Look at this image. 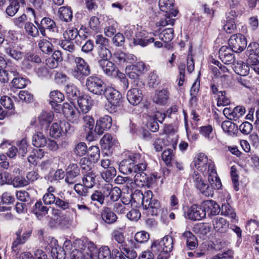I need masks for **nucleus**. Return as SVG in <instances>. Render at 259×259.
I'll return each mask as SVG.
<instances>
[{
  "mask_svg": "<svg viewBox=\"0 0 259 259\" xmlns=\"http://www.w3.org/2000/svg\"><path fill=\"white\" fill-rule=\"evenodd\" d=\"M131 195L135 201L142 200L143 208L149 209L152 215L157 214L160 207V203L157 200L153 199V195L151 191L148 190L143 193L141 191L137 190Z\"/></svg>",
  "mask_w": 259,
  "mask_h": 259,
  "instance_id": "f257e3e1",
  "label": "nucleus"
},
{
  "mask_svg": "<svg viewBox=\"0 0 259 259\" xmlns=\"http://www.w3.org/2000/svg\"><path fill=\"white\" fill-rule=\"evenodd\" d=\"M73 61L75 65L71 70V75L74 78L82 81L85 77L91 74L90 66L83 58L79 57H74Z\"/></svg>",
  "mask_w": 259,
  "mask_h": 259,
  "instance_id": "f03ea898",
  "label": "nucleus"
},
{
  "mask_svg": "<svg viewBox=\"0 0 259 259\" xmlns=\"http://www.w3.org/2000/svg\"><path fill=\"white\" fill-rule=\"evenodd\" d=\"M103 95H104L109 103L107 106L108 111L110 113L115 112L121 100V94L113 88L106 87Z\"/></svg>",
  "mask_w": 259,
  "mask_h": 259,
  "instance_id": "7ed1b4c3",
  "label": "nucleus"
},
{
  "mask_svg": "<svg viewBox=\"0 0 259 259\" xmlns=\"http://www.w3.org/2000/svg\"><path fill=\"white\" fill-rule=\"evenodd\" d=\"M174 247V240L171 236H165L160 240H157L152 244L151 248L154 253L170 252Z\"/></svg>",
  "mask_w": 259,
  "mask_h": 259,
  "instance_id": "20e7f679",
  "label": "nucleus"
},
{
  "mask_svg": "<svg viewBox=\"0 0 259 259\" xmlns=\"http://www.w3.org/2000/svg\"><path fill=\"white\" fill-rule=\"evenodd\" d=\"M85 85L87 90L93 94L102 96L106 88V84L99 77L90 76L86 79Z\"/></svg>",
  "mask_w": 259,
  "mask_h": 259,
  "instance_id": "39448f33",
  "label": "nucleus"
},
{
  "mask_svg": "<svg viewBox=\"0 0 259 259\" xmlns=\"http://www.w3.org/2000/svg\"><path fill=\"white\" fill-rule=\"evenodd\" d=\"M194 185L203 195L207 196H212L213 190L212 187L209 186L201 177V175L197 171H194L192 175Z\"/></svg>",
  "mask_w": 259,
  "mask_h": 259,
  "instance_id": "423d86ee",
  "label": "nucleus"
},
{
  "mask_svg": "<svg viewBox=\"0 0 259 259\" xmlns=\"http://www.w3.org/2000/svg\"><path fill=\"white\" fill-rule=\"evenodd\" d=\"M141 155L138 153L131 154L128 158L124 159L119 164V171L125 175L132 174L133 165L140 162Z\"/></svg>",
  "mask_w": 259,
  "mask_h": 259,
  "instance_id": "0eeeda50",
  "label": "nucleus"
},
{
  "mask_svg": "<svg viewBox=\"0 0 259 259\" xmlns=\"http://www.w3.org/2000/svg\"><path fill=\"white\" fill-rule=\"evenodd\" d=\"M228 44L231 49L236 53L243 51L246 47L247 41L245 36L240 33L231 36Z\"/></svg>",
  "mask_w": 259,
  "mask_h": 259,
  "instance_id": "6e6552de",
  "label": "nucleus"
},
{
  "mask_svg": "<svg viewBox=\"0 0 259 259\" xmlns=\"http://www.w3.org/2000/svg\"><path fill=\"white\" fill-rule=\"evenodd\" d=\"M32 233V230L30 229L23 228L19 229L16 232L17 238L13 241L12 245V251L17 252L19 251L18 246L25 243L28 239Z\"/></svg>",
  "mask_w": 259,
  "mask_h": 259,
  "instance_id": "1a4fd4ad",
  "label": "nucleus"
},
{
  "mask_svg": "<svg viewBox=\"0 0 259 259\" xmlns=\"http://www.w3.org/2000/svg\"><path fill=\"white\" fill-rule=\"evenodd\" d=\"M80 176V169L77 164H70L66 169L65 181L68 185H73L77 182Z\"/></svg>",
  "mask_w": 259,
  "mask_h": 259,
  "instance_id": "9d476101",
  "label": "nucleus"
},
{
  "mask_svg": "<svg viewBox=\"0 0 259 259\" xmlns=\"http://www.w3.org/2000/svg\"><path fill=\"white\" fill-rule=\"evenodd\" d=\"M195 166L197 170L204 174L209 168L210 164H214L211 160H208L207 157L202 153L198 154L194 158Z\"/></svg>",
  "mask_w": 259,
  "mask_h": 259,
  "instance_id": "9b49d317",
  "label": "nucleus"
},
{
  "mask_svg": "<svg viewBox=\"0 0 259 259\" xmlns=\"http://www.w3.org/2000/svg\"><path fill=\"white\" fill-rule=\"evenodd\" d=\"M205 173L208 175V180L213 190L219 189L222 186V184L218 176L214 164H210L209 168L206 170Z\"/></svg>",
  "mask_w": 259,
  "mask_h": 259,
  "instance_id": "f8f14e48",
  "label": "nucleus"
},
{
  "mask_svg": "<svg viewBox=\"0 0 259 259\" xmlns=\"http://www.w3.org/2000/svg\"><path fill=\"white\" fill-rule=\"evenodd\" d=\"M186 217L192 221H199L205 217L203 207L194 204L186 212Z\"/></svg>",
  "mask_w": 259,
  "mask_h": 259,
  "instance_id": "ddd939ff",
  "label": "nucleus"
},
{
  "mask_svg": "<svg viewBox=\"0 0 259 259\" xmlns=\"http://www.w3.org/2000/svg\"><path fill=\"white\" fill-rule=\"evenodd\" d=\"M112 118L108 115H104L96 122L95 132L99 135H102L104 131L110 129L112 125Z\"/></svg>",
  "mask_w": 259,
  "mask_h": 259,
  "instance_id": "4468645a",
  "label": "nucleus"
},
{
  "mask_svg": "<svg viewBox=\"0 0 259 259\" xmlns=\"http://www.w3.org/2000/svg\"><path fill=\"white\" fill-rule=\"evenodd\" d=\"M133 43L135 45H139L144 47L154 41L153 37H150L147 31L141 30L136 33Z\"/></svg>",
  "mask_w": 259,
  "mask_h": 259,
  "instance_id": "2eb2a0df",
  "label": "nucleus"
},
{
  "mask_svg": "<svg viewBox=\"0 0 259 259\" xmlns=\"http://www.w3.org/2000/svg\"><path fill=\"white\" fill-rule=\"evenodd\" d=\"M231 48L227 46L222 47L219 52V57L225 64H230L234 62L235 56Z\"/></svg>",
  "mask_w": 259,
  "mask_h": 259,
  "instance_id": "dca6fc26",
  "label": "nucleus"
},
{
  "mask_svg": "<svg viewBox=\"0 0 259 259\" xmlns=\"http://www.w3.org/2000/svg\"><path fill=\"white\" fill-rule=\"evenodd\" d=\"M202 207L205 215L207 213L208 216L215 215L221 211L220 205L214 201L212 200H206L203 202Z\"/></svg>",
  "mask_w": 259,
  "mask_h": 259,
  "instance_id": "f3484780",
  "label": "nucleus"
},
{
  "mask_svg": "<svg viewBox=\"0 0 259 259\" xmlns=\"http://www.w3.org/2000/svg\"><path fill=\"white\" fill-rule=\"evenodd\" d=\"M78 244H81V250L74 249L70 253V259H92L91 253L89 252V249H85L86 246L82 241H78Z\"/></svg>",
  "mask_w": 259,
  "mask_h": 259,
  "instance_id": "a211bd4d",
  "label": "nucleus"
},
{
  "mask_svg": "<svg viewBox=\"0 0 259 259\" xmlns=\"http://www.w3.org/2000/svg\"><path fill=\"white\" fill-rule=\"evenodd\" d=\"M133 176L135 184L140 187H149L154 182V178L148 177L145 172L136 174Z\"/></svg>",
  "mask_w": 259,
  "mask_h": 259,
  "instance_id": "6ab92c4d",
  "label": "nucleus"
},
{
  "mask_svg": "<svg viewBox=\"0 0 259 259\" xmlns=\"http://www.w3.org/2000/svg\"><path fill=\"white\" fill-rule=\"evenodd\" d=\"M113 60L117 63L122 64L123 63H133L136 60V57L131 54H126L119 51L113 55Z\"/></svg>",
  "mask_w": 259,
  "mask_h": 259,
  "instance_id": "aec40b11",
  "label": "nucleus"
},
{
  "mask_svg": "<svg viewBox=\"0 0 259 259\" xmlns=\"http://www.w3.org/2000/svg\"><path fill=\"white\" fill-rule=\"evenodd\" d=\"M104 190L105 191L104 194L106 195V197H109L111 201H116L120 197L121 191L118 187L113 188L111 184H107L104 186Z\"/></svg>",
  "mask_w": 259,
  "mask_h": 259,
  "instance_id": "412c9836",
  "label": "nucleus"
},
{
  "mask_svg": "<svg viewBox=\"0 0 259 259\" xmlns=\"http://www.w3.org/2000/svg\"><path fill=\"white\" fill-rule=\"evenodd\" d=\"M247 52L248 53L247 59L248 64L254 63L258 60L259 58V44L257 42H251L247 47Z\"/></svg>",
  "mask_w": 259,
  "mask_h": 259,
  "instance_id": "4be33fe9",
  "label": "nucleus"
},
{
  "mask_svg": "<svg viewBox=\"0 0 259 259\" xmlns=\"http://www.w3.org/2000/svg\"><path fill=\"white\" fill-rule=\"evenodd\" d=\"M77 104L80 111L83 113H87L91 109L93 101L89 95H83L78 98Z\"/></svg>",
  "mask_w": 259,
  "mask_h": 259,
  "instance_id": "5701e85b",
  "label": "nucleus"
},
{
  "mask_svg": "<svg viewBox=\"0 0 259 259\" xmlns=\"http://www.w3.org/2000/svg\"><path fill=\"white\" fill-rule=\"evenodd\" d=\"M126 97L130 104L137 105L142 100L143 95L141 91L139 89L133 88L127 92Z\"/></svg>",
  "mask_w": 259,
  "mask_h": 259,
  "instance_id": "b1692460",
  "label": "nucleus"
},
{
  "mask_svg": "<svg viewBox=\"0 0 259 259\" xmlns=\"http://www.w3.org/2000/svg\"><path fill=\"white\" fill-rule=\"evenodd\" d=\"M62 110L64 116L69 120H75L78 117L79 112L74 106L67 103L63 104Z\"/></svg>",
  "mask_w": 259,
  "mask_h": 259,
  "instance_id": "393cba45",
  "label": "nucleus"
},
{
  "mask_svg": "<svg viewBox=\"0 0 259 259\" xmlns=\"http://www.w3.org/2000/svg\"><path fill=\"white\" fill-rule=\"evenodd\" d=\"M169 92L168 90L164 89L156 92L153 97V102L159 105L166 104L169 97Z\"/></svg>",
  "mask_w": 259,
  "mask_h": 259,
  "instance_id": "a878e982",
  "label": "nucleus"
},
{
  "mask_svg": "<svg viewBox=\"0 0 259 259\" xmlns=\"http://www.w3.org/2000/svg\"><path fill=\"white\" fill-rule=\"evenodd\" d=\"M98 64L103 72L108 76H112L116 71V65L109 60H99Z\"/></svg>",
  "mask_w": 259,
  "mask_h": 259,
  "instance_id": "bb28decb",
  "label": "nucleus"
},
{
  "mask_svg": "<svg viewBox=\"0 0 259 259\" xmlns=\"http://www.w3.org/2000/svg\"><path fill=\"white\" fill-rule=\"evenodd\" d=\"M50 97V103L52 107H54V105H55L57 108L56 109L54 107L55 110H56L57 112H59L61 105H59L58 103L63 101L64 99V95L58 91H53L51 92Z\"/></svg>",
  "mask_w": 259,
  "mask_h": 259,
  "instance_id": "cd10ccee",
  "label": "nucleus"
},
{
  "mask_svg": "<svg viewBox=\"0 0 259 259\" xmlns=\"http://www.w3.org/2000/svg\"><path fill=\"white\" fill-rule=\"evenodd\" d=\"M49 211V208L44 205L41 201H37L32 208V212L39 220L46 215Z\"/></svg>",
  "mask_w": 259,
  "mask_h": 259,
  "instance_id": "c85d7f7f",
  "label": "nucleus"
},
{
  "mask_svg": "<svg viewBox=\"0 0 259 259\" xmlns=\"http://www.w3.org/2000/svg\"><path fill=\"white\" fill-rule=\"evenodd\" d=\"M102 220L106 223L111 224L115 223L117 217L116 214L111 211L108 207H105L103 208L101 212Z\"/></svg>",
  "mask_w": 259,
  "mask_h": 259,
  "instance_id": "c756f323",
  "label": "nucleus"
},
{
  "mask_svg": "<svg viewBox=\"0 0 259 259\" xmlns=\"http://www.w3.org/2000/svg\"><path fill=\"white\" fill-rule=\"evenodd\" d=\"M10 4L6 9V14L10 17L14 16L18 11L21 5L25 4L24 0H10Z\"/></svg>",
  "mask_w": 259,
  "mask_h": 259,
  "instance_id": "7c9ffc66",
  "label": "nucleus"
},
{
  "mask_svg": "<svg viewBox=\"0 0 259 259\" xmlns=\"http://www.w3.org/2000/svg\"><path fill=\"white\" fill-rule=\"evenodd\" d=\"M212 225L215 231L220 233H225L229 226L225 219L220 217L214 219L212 221Z\"/></svg>",
  "mask_w": 259,
  "mask_h": 259,
  "instance_id": "2f4dec72",
  "label": "nucleus"
},
{
  "mask_svg": "<svg viewBox=\"0 0 259 259\" xmlns=\"http://www.w3.org/2000/svg\"><path fill=\"white\" fill-rule=\"evenodd\" d=\"M96 175L94 171H90L85 173H83L82 178V183L87 187L92 188L96 184L95 178Z\"/></svg>",
  "mask_w": 259,
  "mask_h": 259,
  "instance_id": "473e14b6",
  "label": "nucleus"
},
{
  "mask_svg": "<svg viewBox=\"0 0 259 259\" xmlns=\"http://www.w3.org/2000/svg\"><path fill=\"white\" fill-rule=\"evenodd\" d=\"M182 237L186 240L187 246L190 249L193 250L197 246V239L190 231H186L183 233Z\"/></svg>",
  "mask_w": 259,
  "mask_h": 259,
  "instance_id": "72a5a7b5",
  "label": "nucleus"
},
{
  "mask_svg": "<svg viewBox=\"0 0 259 259\" xmlns=\"http://www.w3.org/2000/svg\"><path fill=\"white\" fill-rule=\"evenodd\" d=\"M5 53L16 60H20L22 58V52L15 46L13 45H9L5 48Z\"/></svg>",
  "mask_w": 259,
  "mask_h": 259,
  "instance_id": "f704fd0d",
  "label": "nucleus"
},
{
  "mask_svg": "<svg viewBox=\"0 0 259 259\" xmlns=\"http://www.w3.org/2000/svg\"><path fill=\"white\" fill-rule=\"evenodd\" d=\"M246 61L247 62V60ZM249 67H250L247 62L245 63L242 61H238L235 64L234 69L236 74L241 76H246L249 73Z\"/></svg>",
  "mask_w": 259,
  "mask_h": 259,
  "instance_id": "c9c22d12",
  "label": "nucleus"
},
{
  "mask_svg": "<svg viewBox=\"0 0 259 259\" xmlns=\"http://www.w3.org/2000/svg\"><path fill=\"white\" fill-rule=\"evenodd\" d=\"M223 131L230 136H234L238 131V126L230 121H224L222 123Z\"/></svg>",
  "mask_w": 259,
  "mask_h": 259,
  "instance_id": "e433bc0d",
  "label": "nucleus"
},
{
  "mask_svg": "<svg viewBox=\"0 0 259 259\" xmlns=\"http://www.w3.org/2000/svg\"><path fill=\"white\" fill-rule=\"evenodd\" d=\"M105 193V191L104 190L103 186L101 189L95 191L91 195V199L92 201L95 202V204L98 203L100 205H103L104 203V200L106 197Z\"/></svg>",
  "mask_w": 259,
  "mask_h": 259,
  "instance_id": "4c0bfd02",
  "label": "nucleus"
},
{
  "mask_svg": "<svg viewBox=\"0 0 259 259\" xmlns=\"http://www.w3.org/2000/svg\"><path fill=\"white\" fill-rule=\"evenodd\" d=\"M58 13L59 18L65 22H69L72 18V12L69 7H60Z\"/></svg>",
  "mask_w": 259,
  "mask_h": 259,
  "instance_id": "58836bf2",
  "label": "nucleus"
},
{
  "mask_svg": "<svg viewBox=\"0 0 259 259\" xmlns=\"http://www.w3.org/2000/svg\"><path fill=\"white\" fill-rule=\"evenodd\" d=\"M111 239L112 241L120 244V249L125 246V236L123 232L118 230H113L111 234Z\"/></svg>",
  "mask_w": 259,
  "mask_h": 259,
  "instance_id": "ea45409f",
  "label": "nucleus"
},
{
  "mask_svg": "<svg viewBox=\"0 0 259 259\" xmlns=\"http://www.w3.org/2000/svg\"><path fill=\"white\" fill-rule=\"evenodd\" d=\"M32 142L35 147H44L47 144V139L42 133L37 132L33 136Z\"/></svg>",
  "mask_w": 259,
  "mask_h": 259,
  "instance_id": "a19ab883",
  "label": "nucleus"
},
{
  "mask_svg": "<svg viewBox=\"0 0 259 259\" xmlns=\"http://www.w3.org/2000/svg\"><path fill=\"white\" fill-rule=\"evenodd\" d=\"M54 116L52 111H42L38 117V120L41 125L48 124L52 122Z\"/></svg>",
  "mask_w": 259,
  "mask_h": 259,
  "instance_id": "79ce46f5",
  "label": "nucleus"
},
{
  "mask_svg": "<svg viewBox=\"0 0 259 259\" xmlns=\"http://www.w3.org/2000/svg\"><path fill=\"white\" fill-rule=\"evenodd\" d=\"M174 29L169 28L164 29L159 34V38L164 43H168L174 38Z\"/></svg>",
  "mask_w": 259,
  "mask_h": 259,
  "instance_id": "37998d69",
  "label": "nucleus"
},
{
  "mask_svg": "<svg viewBox=\"0 0 259 259\" xmlns=\"http://www.w3.org/2000/svg\"><path fill=\"white\" fill-rule=\"evenodd\" d=\"M78 35L81 36L80 32L74 27L68 28L63 33L64 38L70 40L74 39Z\"/></svg>",
  "mask_w": 259,
  "mask_h": 259,
  "instance_id": "c03bdc74",
  "label": "nucleus"
},
{
  "mask_svg": "<svg viewBox=\"0 0 259 259\" xmlns=\"http://www.w3.org/2000/svg\"><path fill=\"white\" fill-rule=\"evenodd\" d=\"M79 165L82 169V174L89 172L90 171H94L92 169L94 166L92 160H90L88 158L83 157L79 161Z\"/></svg>",
  "mask_w": 259,
  "mask_h": 259,
  "instance_id": "a18cd8bd",
  "label": "nucleus"
},
{
  "mask_svg": "<svg viewBox=\"0 0 259 259\" xmlns=\"http://www.w3.org/2000/svg\"><path fill=\"white\" fill-rule=\"evenodd\" d=\"M38 46L41 51L45 54H49L53 51V45L46 39H40Z\"/></svg>",
  "mask_w": 259,
  "mask_h": 259,
  "instance_id": "49530a36",
  "label": "nucleus"
},
{
  "mask_svg": "<svg viewBox=\"0 0 259 259\" xmlns=\"http://www.w3.org/2000/svg\"><path fill=\"white\" fill-rule=\"evenodd\" d=\"M133 168L132 169V176L137 173H141V172H145L146 169L147 163L143 159L140 157V162L135 163L133 165Z\"/></svg>",
  "mask_w": 259,
  "mask_h": 259,
  "instance_id": "de8ad7c7",
  "label": "nucleus"
},
{
  "mask_svg": "<svg viewBox=\"0 0 259 259\" xmlns=\"http://www.w3.org/2000/svg\"><path fill=\"white\" fill-rule=\"evenodd\" d=\"M210 229L209 225L204 223L198 224L194 227V232L201 235H206L210 232Z\"/></svg>",
  "mask_w": 259,
  "mask_h": 259,
  "instance_id": "09e8293b",
  "label": "nucleus"
},
{
  "mask_svg": "<svg viewBox=\"0 0 259 259\" xmlns=\"http://www.w3.org/2000/svg\"><path fill=\"white\" fill-rule=\"evenodd\" d=\"M62 133V128L61 127L60 122H54L52 124L50 128V136L54 138H57L60 137Z\"/></svg>",
  "mask_w": 259,
  "mask_h": 259,
  "instance_id": "8fccbe9b",
  "label": "nucleus"
},
{
  "mask_svg": "<svg viewBox=\"0 0 259 259\" xmlns=\"http://www.w3.org/2000/svg\"><path fill=\"white\" fill-rule=\"evenodd\" d=\"M221 214L232 219H235L236 218V213L228 203H224L222 205Z\"/></svg>",
  "mask_w": 259,
  "mask_h": 259,
  "instance_id": "3c124183",
  "label": "nucleus"
},
{
  "mask_svg": "<svg viewBox=\"0 0 259 259\" xmlns=\"http://www.w3.org/2000/svg\"><path fill=\"white\" fill-rule=\"evenodd\" d=\"M11 184L15 188L25 187L29 184V182L25 178L20 176L15 177L11 182Z\"/></svg>",
  "mask_w": 259,
  "mask_h": 259,
  "instance_id": "603ef678",
  "label": "nucleus"
},
{
  "mask_svg": "<svg viewBox=\"0 0 259 259\" xmlns=\"http://www.w3.org/2000/svg\"><path fill=\"white\" fill-rule=\"evenodd\" d=\"M116 175V170L114 166H110L101 174L102 177L106 182H110Z\"/></svg>",
  "mask_w": 259,
  "mask_h": 259,
  "instance_id": "864d4df0",
  "label": "nucleus"
},
{
  "mask_svg": "<svg viewBox=\"0 0 259 259\" xmlns=\"http://www.w3.org/2000/svg\"><path fill=\"white\" fill-rule=\"evenodd\" d=\"M174 0H159V6L161 11L167 13L174 6Z\"/></svg>",
  "mask_w": 259,
  "mask_h": 259,
  "instance_id": "5fc2aeb1",
  "label": "nucleus"
},
{
  "mask_svg": "<svg viewBox=\"0 0 259 259\" xmlns=\"http://www.w3.org/2000/svg\"><path fill=\"white\" fill-rule=\"evenodd\" d=\"M245 113V109L242 106H238L232 110L231 120L237 121L242 117Z\"/></svg>",
  "mask_w": 259,
  "mask_h": 259,
  "instance_id": "6e6d98bb",
  "label": "nucleus"
},
{
  "mask_svg": "<svg viewBox=\"0 0 259 259\" xmlns=\"http://www.w3.org/2000/svg\"><path fill=\"white\" fill-rule=\"evenodd\" d=\"M17 146L18 147V154L21 157L25 156L27 152V142L26 139H23L20 141H19Z\"/></svg>",
  "mask_w": 259,
  "mask_h": 259,
  "instance_id": "4d7b16f0",
  "label": "nucleus"
},
{
  "mask_svg": "<svg viewBox=\"0 0 259 259\" xmlns=\"http://www.w3.org/2000/svg\"><path fill=\"white\" fill-rule=\"evenodd\" d=\"M88 155L92 158L93 162L97 161L100 157V150L98 147L96 146H91L87 151Z\"/></svg>",
  "mask_w": 259,
  "mask_h": 259,
  "instance_id": "13d9d810",
  "label": "nucleus"
},
{
  "mask_svg": "<svg viewBox=\"0 0 259 259\" xmlns=\"http://www.w3.org/2000/svg\"><path fill=\"white\" fill-rule=\"evenodd\" d=\"M65 91L69 98L71 99L77 97L79 93V91L76 86L72 83H69L67 85L65 88Z\"/></svg>",
  "mask_w": 259,
  "mask_h": 259,
  "instance_id": "bf43d9fd",
  "label": "nucleus"
},
{
  "mask_svg": "<svg viewBox=\"0 0 259 259\" xmlns=\"http://www.w3.org/2000/svg\"><path fill=\"white\" fill-rule=\"evenodd\" d=\"M25 29L27 33L32 37H36L39 34L37 27L31 22H28L25 23Z\"/></svg>",
  "mask_w": 259,
  "mask_h": 259,
  "instance_id": "052dcab7",
  "label": "nucleus"
},
{
  "mask_svg": "<svg viewBox=\"0 0 259 259\" xmlns=\"http://www.w3.org/2000/svg\"><path fill=\"white\" fill-rule=\"evenodd\" d=\"M99 259H112L111 251L107 246H104L99 249L98 255Z\"/></svg>",
  "mask_w": 259,
  "mask_h": 259,
  "instance_id": "680f3d73",
  "label": "nucleus"
},
{
  "mask_svg": "<svg viewBox=\"0 0 259 259\" xmlns=\"http://www.w3.org/2000/svg\"><path fill=\"white\" fill-rule=\"evenodd\" d=\"M149 234L146 231H142L136 233L135 235V240L140 243H144L148 241Z\"/></svg>",
  "mask_w": 259,
  "mask_h": 259,
  "instance_id": "e2e57ef3",
  "label": "nucleus"
},
{
  "mask_svg": "<svg viewBox=\"0 0 259 259\" xmlns=\"http://www.w3.org/2000/svg\"><path fill=\"white\" fill-rule=\"evenodd\" d=\"M88 151L87 145L84 142H80L77 144L74 149V153L79 156L85 155Z\"/></svg>",
  "mask_w": 259,
  "mask_h": 259,
  "instance_id": "0e129e2a",
  "label": "nucleus"
},
{
  "mask_svg": "<svg viewBox=\"0 0 259 259\" xmlns=\"http://www.w3.org/2000/svg\"><path fill=\"white\" fill-rule=\"evenodd\" d=\"M40 25L53 32L55 31L54 29L56 26L55 22L52 19L47 17H45L41 20Z\"/></svg>",
  "mask_w": 259,
  "mask_h": 259,
  "instance_id": "69168bd1",
  "label": "nucleus"
},
{
  "mask_svg": "<svg viewBox=\"0 0 259 259\" xmlns=\"http://www.w3.org/2000/svg\"><path fill=\"white\" fill-rule=\"evenodd\" d=\"M230 103L229 99L226 97V92L225 91H220L218 95V106H227L229 105Z\"/></svg>",
  "mask_w": 259,
  "mask_h": 259,
  "instance_id": "338daca9",
  "label": "nucleus"
},
{
  "mask_svg": "<svg viewBox=\"0 0 259 259\" xmlns=\"http://www.w3.org/2000/svg\"><path fill=\"white\" fill-rule=\"evenodd\" d=\"M60 45L64 50L69 52H73L75 50V46L73 42L69 39H65L62 40Z\"/></svg>",
  "mask_w": 259,
  "mask_h": 259,
  "instance_id": "774afa93",
  "label": "nucleus"
}]
</instances>
